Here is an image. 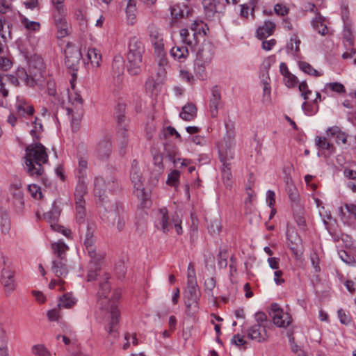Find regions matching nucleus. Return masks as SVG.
<instances>
[{
	"instance_id": "nucleus-58",
	"label": "nucleus",
	"mask_w": 356,
	"mask_h": 356,
	"mask_svg": "<svg viewBox=\"0 0 356 356\" xmlns=\"http://www.w3.org/2000/svg\"><path fill=\"white\" fill-rule=\"evenodd\" d=\"M52 6L54 19L66 16L67 10L63 4H52Z\"/></svg>"
},
{
	"instance_id": "nucleus-50",
	"label": "nucleus",
	"mask_w": 356,
	"mask_h": 356,
	"mask_svg": "<svg viewBox=\"0 0 356 356\" xmlns=\"http://www.w3.org/2000/svg\"><path fill=\"white\" fill-rule=\"evenodd\" d=\"M319 109L318 105L314 104V102L312 103L308 102V100H305V102L302 104V110L304 113L307 115H313L316 114Z\"/></svg>"
},
{
	"instance_id": "nucleus-42",
	"label": "nucleus",
	"mask_w": 356,
	"mask_h": 356,
	"mask_svg": "<svg viewBox=\"0 0 356 356\" xmlns=\"http://www.w3.org/2000/svg\"><path fill=\"white\" fill-rule=\"evenodd\" d=\"M54 253L56 255V259H66L65 253L68 247L62 241H58L51 244Z\"/></svg>"
},
{
	"instance_id": "nucleus-52",
	"label": "nucleus",
	"mask_w": 356,
	"mask_h": 356,
	"mask_svg": "<svg viewBox=\"0 0 356 356\" xmlns=\"http://www.w3.org/2000/svg\"><path fill=\"white\" fill-rule=\"evenodd\" d=\"M327 90H330L331 91L339 94H343L346 92L344 86L339 82H330L326 83L324 88V91L327 92Z\"/></svg>"
},
{
	"instance_id": "nucleus-44",
	"label": "nucleus",
	"mask_w": 356,
	"mask_h": 356,
	"mask_svg": "<svg viewBox=\"0 0 356 356\" xmlns=\"http://www.w3.org/2000/svg\"><path fill=\"white\" fill-rule=\"evenodd\" d=\"M221 173L225 186L230 188L232 186V174L231 172L232 165H222Z\"/></svg>"
},
{
	"instance_id": "nucleus-16",
	"label": "nucleus",
	"mask_w": 356,
	"mask_h": 356,
	"mask_svg": "<svg viewBox=\"0 0 356 356\" xmlns=\"http://www.w3.org/2000/svg\"><path fill=\"white\" fill-rule=\"evenodd\" d=\"M130 180L134 187L137 190H142L143 176L137 160L132 161L129 172Z\"/></svg>"
},
{
	"instance_id": "nucleus-51",
	"label": "nucleus",
	"mask_w": 356,
	"mask_h": 356,
	"mask_svg": "<svg viewBox=\"0 0 356 356\" xmlns=\"http://www.w3.org/2000/svg\"><path fill=\"white\" fill-rule=\"evenodd\" d=\"M124 339L125 342L122 346V348L124 350L129 348L131 345L137 346L138 343L136 334L135 333H125Z\"/></svg>"
},
{
	"instance_id": "nucleus-11",
	"label": "nucleus",
	"mask_w": 356,
	"mask_h": 356,
	"mask_svg": "<svg viewBox=\"0 0 356 356\" xmlns=\"http://www.w3.org/2000/svg\"><path fill=\"white\" fill-rule=\"evenodd\" d=\"M199 291L197 284L195 283L188 284L187 291L185 294V305L186 306V312L188 314H193L198 308Z\"/></svg>"
},
{
	"instance_id": "nucleus-7",
	"label": "nucleus",
	"mask_w": 356,
	"mask_h": 356,
	"mask_svg": "<svg viewBox=\"0 0 356 356\" xmlns=\"http://www.w3.org/2000/svg\"><path fill=\"white\" fill-rule=\"evenodd\" d=\"M76 184L75 186L74 196L76 200V218L77 222L81 224L84 221L85 207L84 195L87 193L88 184L87 179L76 178Z\"/></svg>"
},
{
	"instance_id": "nucleus-6",
	"label": "nucleus",
	"mask_w": 356,
	"mask_h": 356,
	"mask_svg": "<svg viewBox=\"0 0 356 356\" xmlns=\"http://www.w3.org/2000/svg\"><path fill=\"white\" fill-rule=\"evenodd\" d=\"M213 53V46L209 42H204L199 48L194 62V72L200 79H204L206 67L211 63Z\"/></svg>"
},
{
	"instance_id": "nucleus-9",
	"label": "nucleus",
	"mask_w": 356,
	"mask_h": 356,
	"mask_svg": "<svg viewBox=\"0 0 356 356\" xmlns=\"http://www.w3.org/2000/svg\"><path fill=\"white\" fill-rule=\"evenodd\" d=\"M269 315L273 323L279 327H286L292 321L291 316L288 312H284L277 303L270 305Z\"/></svg>"
},
{
	"instance_id": "nucleus-1",
	"label": "nucleus",
	"mask_w": 356,
	"mask_h": 356,
	"mask_svg": "<svg viewBox=\"0 0 356 356\" xmlns=\"http://www.w3.org/2000/svg\"><path fill=\"white\" fill-rule=\"evenodd\" d=\"M104 282L99 284L97 292V307L99 311V315L108 317L109 323L106 330L108 333L112 334L116 331V326L119 323L120 311L118 308L117 301L121 296L119 290H114L111 298L108 297L111 292V285L108 282L109 275L107 273L104 275Z\"/></svg>"
},
{
	"instance_id": "nucleus-23",
	"label": "nucleus",
	"mask_w": 356,
	"mask_h": 356,
	"mask_svg": "<svg viewBox=\"0 0 356 356\" xmlns=\"http://www.w3.org/2000/svg\"><path fill=\"white\" fill-rule=\"evenodd\" d=\"M66 259H55L52 261L51 270L55 276L63 278L68 273Z\"/></svg>"
},
{
	"instance_id": "nucleus-64",
	"label": "nucleus",
	"mask_w": 356,
	"mask_h": 356,
	"mask_svg": "<svg viewBox=\"0 0 356 356\" xmlns=\"http://www.w3.org/2000/svg\"><path fill=\"white\" fill-rule=\"evenodd\" d=\"M10 31L9 25L6 23V21L0 18V37L5 40L7 36H10Z\"/></svg>"
},
{
	"instance_id": "nucleus-60",
	"label": "nucleus",
	"mask_w": 356,
	"mask_h": 356,
	"mask_svg": "<svg viewBox=\"0 0 356 356\" xmlns=\"http://www.w3.org/2000/svg\"><path fill=\"white\" fill-rule=\"evenodd\" d=\"M180 172L177 170H172L168 176L167 184L170 186H176L179 183Z\"/></svg>"
},
{
	"instance_id": "nucleus-39",
	"label": "nucleus",
	"mask_w": 356,
	"mask_h": 356,
	"mask_svg": "<svg viewBox=\"0 0 356 356\" xmlns=\"http://www.w3.org/2000/svg\"><path fill=\"white\" fill-rule=\"evenodd\" d=\"M127 1L126 14L128 23L134 24L136 21V1L135 0H125Z\"/></svg>"
},
{
	"instance_id": "nucleus-17",
	"label": "nucleus",
	"mask_w": 356,
	"mask_h": 356,
	"mask_svg": "<svg viewBox=\"0 0 356 356\" xmlns=\"http://www.w3.org/2000/svg\"><path fill=\"white\" fill-rule=\"evenodd\" d=\"M124 120V117L123 115L119 116L118 118L119 126L117 131V141L120 148V153L121 154H124L125 153V148L129 143L127 130L125 127L122 124V122Z\"/></svg>"
},
{
	"instance_id": "nucleus-47",
	"label": "nucleus",
	"mask_w": 356,
	"mask_h": 356,
	"mask_svg": "<svg viewBox=\"0 0 356 356\" xmlns=\"http://www.w3.org/2000/svg\"><path fill=\"white\" fill-rule=\"evenodd\" d=\"M100 271V263L96 261H90L88 264V281L90 282L95 280Z\"/></svg>"
},
{
	"instance_id": "nucleus-43",
	"label": "nucleus",
	"mask_w": 356,
	"mask_h": 356,
	"mask_svg": "<svg viewBox=\"0 0 356 356\" xmlns=\"http://www.w3.org/2000/svg\"><path fill=\"white\" fill-rule=\"evenodd\" d=\"M179 36L181 42L187 46L192 47L197 43V40L193 38V34L191 35L187 29H181L179 31Z\"/></svg>"
},
{
	"instance_id": "nucleus-29",
	"label": "nucleus",
	"mask_w": 356,
	"mask_h": 356,
	"mask_svg": "<svg viewBox=\"0 0 356 356\" xmlns=\"http://www.w3.org/2000/svg\"><path fill=\"white\" fill-rule=\"evenodd\" d=\"M197 114V108L195 104L188 103L182 108L179 116L186 121H191L195 118Z\"/></svg>"
},
{
	"instance_id": "nucleus-56",
	"label": "nucleus",
	"mask_w": 356,
	"mask_h": 356,
	"mask_svg": "<svg viewBox=\"0 0 356 356\" xmlns=\"http://www.w3.org/2000/svg\"><path fill=\"white\" fill-rule=\"evenodd\" d=\"M339 257L342 260L343 262L345 264L353 266L356 264V261L355 259V257L350 254H348L346 251L344 250H339L338 252Z\"/></svg>"
},
{
	"instance_id": "nucleus-28",
	"label": "nucleus",
	"mask_w": 356,
	"mask_h": 356,
	"mask_svg": "<svg viewBox=\"0 0 356 356\" xmlns=\"http://www.w3.org/2000/svg\"><path fill=\"white\" fill-rule=\"evenodd\" d=\"M275 29V24L270 21H266L262 26L257 28L256 31L257 37L263 39L271 35Z\"/></svg>"
},
{
	"instance_id": "nucleus-41",
	"label": "nucleus",
	"mask_w": 356,
	"mask_h": 356,
	"mask_svg": "<svg viewBox=\"0 0 356 356\" xmlns=\"http://www.w3.org/2000/svg\"><path fill=\"white\" fill-rule=\"evenodd\" d=\"M219 2L217 0H203L202 5L206 15L209 17L213 16L217 12V6Z\"/></svg>"
},
{
	"instance_id": "nucleus-38",
	"label": "nucleus",
	"mask_w": 356,
	"mask_h": 356,
	"mask_svg": "<svg viewBox=\"0 0 356 356\" xmlns=\"http://www.w3.org/2000/svg\"><path fill=\"white\" fill-rule=\"evenodd\" d=\"M315 145L319 149L328 151L330 154L334 152V145L325 137L316 136L315 138Z\"/></svg>"
},
{
	"instance_id": "nucleus-63",
	"label": "nucleus",
	"mask_w": 356,
	"mask_h": 356,
	"mask_svg": "<svg viewBox=\"0 0 356 356\" xmlns=\"http://www.w3.org/2000/svg\"><path fill=\"white\" fill-rule=\"evenodd\" d=\"M298 88L302 98L305 100H309V95H312V92L311 90L309 89L307 83L305 81L300 83Z\"/></svg>"
},
{
	"instance_id": "nucleus-13",
	"label": "nucleus",
	"mask_w": 356,
	"mask_h": 356,
	"mask_svg": "<svg viewBox=\"0 0 356 356\" xmlns=\"http://www.w3.org/2000/svg\"><path fill=\"white\" fill-rule=\"evenodd\" d=\"M112 150L111 136L107 134L102 137L97 143L95 154L101 159H107Z\"/></svg>"
},
{
	"instance_id": "nucleus-22",
	"label": "nucleus",
	"mask_w": 356,
	"mask_h": 356,
	"mask_svg": "<svg viewBox=\"0 0 356 356\" xmlns=\"http://www.w3.org/2000/svg\"><path fill=\"white\" fill-rule=\"evenodd\" d=\"M1 283L6 293H11L15 289L14 273L8 268H3L1 272Z\"/></svg>"
},
{
	"instance_id": "nucleus-3",
	"label": "nucleus",
	"mask_w": 356,
	"mask_h": 356,
	"mask_svg": "<svg viewBox=\"0 0 356 356\" xmlns=\"http://www.w3.org/2000/svg\"><path fill=\"white\" fill-rule=\"evenodd\" d=\"M16 76L24 81L26 86L40 88L44 86L46 80L49 78L42 59L38 57L31 59L28 71L24 68H19L16 72Z\"/></svg>"
},
{
	"instance_id": "nucleus-2",
	"label": "nucleus",
	"mask_w": 356,
	"mask_h": 356,
	"mask_svg": "<svg viewBox=\"0 0 356 356\" xmlns=\"http://www.w3.org/2000/svg\"><path fill=\"white\" fill-rule=\"evenodd\" d=\"M46 147L39 143H34L26 147L24 168L32 177H38L44 172L42 165L48 161Z\"/></svg>"
},
{
	"instance_id": "nucleus-36",
	"label": "nucleus",
	"mask_w": 356,
	"mask_h": 356,
	"mask_svg": "<svg viewBox=\"0 0 356 356\" xmlns=\"http://www.w3.org/2000/svg\"><path fill=\"white\" fill-rule=\"evenodd\" d=\"M300 43L301 41L299 39L298 35L296 33H293L291 36L290 40L286 44L287 51L292 54L293 55L297 54L300 51Z\"/></svg>"
},
{
	"instance_id": "nucleus-45",
	"label": "nucleus",
	"mask_w": 356,
	"mask_h": 356,
	"mask_svg": "<svg viewBox=\"0 0 356 356\" xmlns=\"http://www.w3.org/2000/svg\"><path fill=\"white\" fill-rule=\"evenodd\" d=\"M76 302V300L70 293H65L59 299L58 304V308L69 309L73 307Z\"/></svg>"
},
{
	"instance_id": "nucleus-48",
	"label": "nucleus",
	"mask_w": 356,
	"mask_h": 356,
	"mask_svg": "<svg viewBox=\"0 0 356 356\" xmlns=\"http://www.w3.org/2000/svg\"><path fill=\"white\" fill-rule=\"evenodd\" d=\"M343 174L349 180L348 182V187L350 188L353 192H356V171L346 168L343 170Z\"/></svg>"
},
{
	"instance_id": "nucleus-59",
	"label": "nucleus",
	"mask_w": 356,
	"mask_h": 356,
	"mask_svg": "<svg viewBox=\"0 0 356 356\" xmlns=\"http://www.w3.org/2000/svg\"><path fill=\"white\" fill-rule=\"evenodd\" d=\"M32 352L36 356H51V353L48 349L41 344L33 346Z\"/></svg>"
},
{
	"instance_id": "nucleus-10",
	"label": "nucleus",
	"mask_w": 356,
	"mask_h": 356,
	"mask_svg": "<svg viewBox=\"0 0 356 356\" xmlns=\"http://www.w3.org/2000/svg\"><path fill=\"white\" fill-rule=\"evenodd\" d=\"M115 183L114 178L109 176L104 178L97 176L94 180V194L98 196L100 200H103L108 191H112L115 188Z\"/></svg>"
},
{
	"instance_id": "nucleus-55",
	"label": "nucleus",
	"mask_w": 356,
	"mask_h": 356,
	"mask_svg": "<svg viewBox=\"0 0 356 356\" xmlns=\"http://www.w3.org/2000/svg\"><path fill=\"white\" fill-rule=\"evenodd\" d=\"M156 60L157 61L159 65L161 67V69H159L158 72L159 74L164 76L165 74V70L164 67L166 66L168 64L166 53L156 56Z\"/></svg>"
},
{
	"instance_id": "nucleus-12",
	"label": "nucleus",
	"mask_w": 356,
	"mask_h": 356,
	"mask_svg": "<svg viewBox=\"0 0 356 356\" xmlns=\"http://www.w3.org/2000/svg\"><path fill=\"white\" fill-rule=\"evenodd\" d=\"M10 193L13 197V204L19 211H21L24 205L22 184L20 181H16L10 186Z\"/></svg>"
},
{
	"instance_id": "nucleus-4",
	"label": "nucleus",
	"mask_w": 356,
	"mask_h": 356,
	"mask_svg": "<svg viewBox=\"0 0 356 356\" xmlns=\"http://www.w3.org/2000/svg\"><path fill=\"white\" fill-rule=\"evenodd\" d=\"M144 52L143 43L136 37L130 38L127 54V70L131 75H138L140 73Z\"/></svg>"
},
{
	"instance_id": "nucleus-46",
	"label": "nucleus",
	"mask_w": 356,
	"mask_h": 356,
	"mask_svg": "<svg viewBox=\"0 0 356 356\" xmlns=\"http://www.w3.org/2000/svg\"><path fill=\"white\" fill-rule=\"evenodd\" d=\"M31 124L33 128L30 130V134L33 138V140H38L43 130L41 120L35 118L33 121L31 122Z\"/></svg>"
},
{
	"instance_id": "nucleus-30",
	"label": "nucleus",
	"mask_w": 356,
	"mask_h": 356,
	"mask_svg": "<svg viewBox=\"0 0 356 356\" xmlns=\"http://www.w3.org/2000/svg\"><path fill=\"white\" fill-rule=\"evenodd\" d=\"M207 26L202 20H195L191 25V30L193 32V38L198 41L199 36H204Z\"/></svg>"
},
{
	"instance_id": "nucleus-37",
	"label": "nucleus",
	"mask_w": 356,
	"mask_h": 356,
	"mask_svg": "<svg viewBox=\"0 0 356 356\" xmlns=\"http://www.w3.org/2000/svg\"><path fill=\"white\" fill-rule=\"evenodd\" d=\"M150 35L154 45L155 56L165 53L162 36L158 33L155 35L152 33Z\"/></svg>"
},
{
	"instance_id": "nucleus-26",
	"label": "nucleus",
	"mask_w": 356,
	"mask_h": 356,
	"mask_svg": "<svg viewBox=\"0 0 356 356\" xmlns=\"http://www.w3.org/2000/svg\"><path fill=\"white\" fill-rule=\"evenodd\" d=\"M312 28L321 35L328 33V28L325 24V17L319 13H316L315 17L311 20Z\"/></svg>"
},
{
	"instance_id": "nucleus-25",
	"label": "nucleus",
	"mask_w": 356,
	"mask_h": 356,
	"mask_svg": "<svg viewBox=\"0 0 356 356\" xmlns=\"http://www.w3.org/2000/svg\"><path fill=\"white\" fill-rule=\"evenodd\" d=\"M171 57L179 63H184L189 56V51L186 47L175 45L170 51Z\"/></svg>"
},
{
	"instance_id": "nucleus-14",
	"label": "nucleus",
	"mask_w": 356,
	"mask_h": 356,
	"mask_svg": "<svg viewBox=\"0 0 356 356\" xmlns=\"http://www.w3.org/2000/svg\"><path fill=\"white\" fill-rule=\"evenodd\" d=\"M248 337L258 343H262L267 340L268 336L264 324H254L247 331Z\"/></svg>"
},
{
	"instance_id": "nucleus-21",
	"label": "nucleus",
	"mask_w": 356,
	"mask_h": 356,
	"mask_svg": "<svg viewBox=\"0 0 356 356\" xmlns=\"http://www.w3.org/2000/svg\"><path fill=\"white\" fill-rule=\"evenodd\" d=\"M221 102V95L217 86L211 89V97L209 101V111L212 118L218 115V107Z\"/></svg>"
},
{
	"instance_id": "nucleus-18",
	"label": "nucleus",
	"mask_w": 356,
	"mask_h": 356,
	"mask_svg": "<svg viewBox=\"0 0 356 356\" xmlns=\"http://www.w3.org/2000/svg\"><path fill=\"white\" fill-rule=\"evenodd\" d=\"M81 56V53L77 50H74L70 54L66 55L65 64L67 68L72 71L71 79L74 80L76 79V72L79 68Z\"/></svg>"
},
{
	"instance_id": "nucleus-5",
	"label": "nucleus",
	"mask_w": 356,
	"mask_h": 356,
	"mask_svg": "<svg viewBox=\"0 0 356 356\" xmlns=\"http://www.w3.org/2000/svg\"><path fill=\"white\" fill-rule=\"evenodd\" d=\"M181 222V219L177 212L170 216L168 209L163 207L156 212L154 224L155 227L163 233H168L175 229L176 233L181 235L183 232Z\"/></svg>"
},
{
	"instance_id": "nucleus-27",
	"label": "nucleus",
	"mask_w": 356,
	"mask_h": 356,
	"mask_svg": "<svg viewBox=\"0 0 356 356\" xmlns=\"http://www.w3.org/2000/svg\"><path fill=\"white\" fill-rule=\"evenodd\" d=\"M45 84H47V92L49 95L53 97L51 102L56 105H63L65 101L57 93L55 81L52 80L51 77H49L46 80Z\"/></svg>"
},
{
	"instance_id": "nucleus-49",
	"label": "nucleus",
	"mask_w": 356,
	"mask_h": 356,
	"mask_svg": "<svg viewBox=\"0 0 356 356\" xmlns=\"http://www.w3.org/2000/svg\"><path fill=\"white\" fill-rule=\"evenodd\" d=\"M257 3V0H249L248 4H241V16L247 18L248 17L249 10L251 8V15L254 17Z\"/></svg>"
},
{
	"instance_id": "nucleus-8",
	"label": "nucleus",
	"mask_w": 356,
	"mask_h": 356,
	"mask_svg": "<svg viewBox=\"0 0 356 356\" xmlns=\"http://www.w3.org/2000/svg\"><path fill=\"white\" fill-rule=\"evenodd\" d=\"M60 214V209L56 205L54 202L52 204L51 211L44 213V219L50 225L52 230L58 232H62L63 235L69 237L71 232L70 229H65L63 227L59 225L57 222Z\"/></svg>"
},
{
	"instance_id": "nucleus-62",
	"label": "nucleus",
	"mask_w": 356,
	"mask_h": 356,
	"mask_svg": "<svg viewBox=\"0 0 356 356\" xmlns=\"http://www.w3.org/2000/svg\"><path fill=\"white\" fill-rule=\"evenodd\" d=\"M28 191L35 199H41L42 197L40 188L36 184H30L28 186Z\"/></svg>"
},
{
	"instance_id": "nucleus-53",
	"label": "nucleus",
	"mask_w": 356,
	"mask_h": 356,
	"mask_svg": "<svg viewBox=\"0 0 356 356\" xmlns=\"http://www.w3.org/2000/svg\"><path fill=\"white\" fill-rule=\"evenodd\" d=\"M21 23L29 31H38L40 29V24L39 22L30 21L25 17L22 18Z\"/></svg>"
},
{
	"instance_id": "nucleus-54",
	"label": "nucleus",
	"mask_w": 356,
	"mask_h": 356,
	"mask_svg": "<svg viewBox=\"0 0 356 356\" xmlns=\"http://www.w3.org/2000/svg\"><path fill=\"white\" fill-rule=\"evenodd\" d=\"M261 83L263 85V95L264 101H269L270 99L271 88L270 86V78L268 75L262 79Z\"/></svg>"
},
{
	"instance_id": "nucleus-24",
	"label": "nucleus",
	"mask_w": 356,
	"mask_h": 356,
	"mask_svg": "<svg viewBox=\"0 0 356 356\" xmlns=\"http://www.w3.org/2000/svg\"><path fill=\"white\" fill-rule=\"evenodd\" d=\"M127 218V213L122 209H118L115 212H111L109 216V220H111L113 225H116L118 231H121L124 229Z\"/></svg>"
},
{
	"instance_id": "nucleus-31",
	"label": "nucleus",
	"mask_w": 356,
	"mask_h": 356,
	"mask_svg": "<svg viewBox=\"0 0 356 356\" xmlns=\"http://www.w3.org/2000/svg\"><path fill=\"white\" fill-rule=\"evenodd\" d=\"M327 133L330 136L335 137L337 143H339V142H341L343 144L347 143L348 135L342 131L340 127L337 126L329 127L327 129Z\"/></svg>"
},
{
	"instance_id": "nucleus-35",
	"label": "nucleus",
	"mask_w": 356,
	"mask_h": 356,
	"mask_svg": "<svg viewBox=\"0 0 356 356\" xmlns=\"http://www.w3.org/2000/svg\"><path fill=\"white\" fill-rule=\"evenodd\" d=\"M16 108L18 113L21 115H32L34 112L33 107L26 102L23 99H17Z\"/></svg>"
},
{
	"instance_id": "nucleus-61",
	"label": "nucleus",
	"mask_w": 356,
	"mask_h": 356,
	"mask_svg": "<svg viewBox=\"0 0 356 356\" xmlns=\"http://www.w3.org/2000/svg\"><path fill=\"white\" fill-rule=\"evenodd\" d=\"M209 232L211 234H218L221 230V224L219 220L215 219L211 220L210 224L208 226Z\"/></svg>"
},
{
	"instance_id": "nucleus-20",
	"label": "nucleus",
	"mask_w": 356,
	"mask_h": 356,
	"mask_svg": "<svg viewBox=\"0 0 356 356\" xmlns=\"http://www.w3.org/2000/svg\"><path fill=\"white\" fill-rule=\"evenodd\" d=\"M75 81L76 79L70 80L71 89H68V98L69 102L72 105L75 106L78 112L82 108L84 101L80 94V91L76 87Z\"/></svg>"
},
{
	"instance_id": "nucleus-33",
	"label": "nucleus",
	"mask_w": 356,
	"mask_h": 356,
	"mask_svg": "<svg viewBox=\"0 0 356 356\" xmlns=\"http://www.w3.org/2000/svg\"><path fill=\"white\" fill-rule=\"evenodd\" d=\"M54 22L58 29V38H64L70 33L65 17L54 18Z\"/></svg>"
},
{
	"instance_id": "nucleus-57",
	"label": "nucleus",
	"mask_w": 356,
	"mask_h": 356,
	"mask_svg": "<svg viewBox=\"0 0 356 356\" xmlns=\"http://www.w3.org/2000/svg\"><path fill=\"white\" fill-rule=\"evenodd\" d=\"M179 76L182 81L189 83H193L195 81V77L193 74L190 71L184 69L183 67H180Z\"/></svg>"
},
{
	"instance_id": "nucleus-34",
	"label": "nucleus",
	"mask_w": 356,
	"mask_h": 356,
	"mask_svg": "<svg viewBox=\"0 0 356 356\" xmlns=\"http://www.w3.org/2000/svg\"><path fill=\"white\" fill-rule=\"evenodd\" d=\"M63 334H57L56 336V339L59 341L60 339L65 343V345L68 346L72 343V341L74 337V330L67 325H64L63 327Z\"/></svg>"
},
{
	"instance_id": "nucleus-32",
	"label": "nucleus",
	"mask_w": 356,
	"mask_h": 356,
	"mask_svg": "<svg viewBox=\"0 0 356 356\" xmlns=\"http://www.w3.org/2000/svg\"><path fill=\"white\" fill-rule=\"evenodd\" d=\"M86 56L92 67H98L101 65L102 54L98 49L89 48Z\"/></svg>"
},
{
	"instance_id": "nucleus-15",
	"label": "nucleus",
	"mask_w": 356,
	"mask_h": 356,
	"mask_svg": "<svg viewBox=\"0 0 356 356\" xmlns=\"http://www.w3.org/2000/svg\"><path fill=\"white\" fill-rule=\"evenodd\" d=\"M78 165L74 170L75 178L87 179L88 158L85 151L79 150L76 155Z\"/></svg>"
},
{
	"instance_id": "nucleus-40",
	"label": "nucleus",
	"mask_w": 356,
	"mask_h": 356,
	"mask_svg": "<svg viewBox=\"0 0 356 356\" xmlns=\"http://www.w3.org/2000/svg\"><path fill=\"white\" fill-rule=\"evenodd\" d=\"M298 67L304 73L315 77H318L323 74L322 71L314 69L309 63L305 61H299Z\"/></svg>"
},
{
	"instance_id": "nucleus-19",
	"label": "nucleus",
	"mask_w": 356,
	"mask_h": 356,
	"mask_svg": "<svg viewBox=\"0 0 356 356\" xmlns=\"http://www.w3.org/2000/svg\"><path fill=\"white\" fill-rule=\"evenodd\" d=\"M234 156V146L231 143H222L219 146V158L222 165H232Z\"/></svg>"
}]
</instances>
